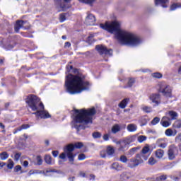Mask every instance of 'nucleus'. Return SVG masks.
<instances>
[{"mask_svg": "<svg viewBox=\"0 0 181 181\" xmlns=\"http://www.w3.org/2000/svg\"><path fill=\"white\" fill-rule=\"evenodd\" d=\"M100 28L109 33H115L116 39L123 45L136 46L141 43V39L135 34L121 30V25L117 21H112L111 23L107 21L105 24L100 23Z\"/></svg>", "mask_w": 181, "mask_h": 181, "instance_id": "f257e3e1", "label": "nucleus"}, {"mask_svg": "<svg viewBox=\"0 0 181 181\" xmlns=\"http://www.w3.org/2000/svg\"><path fill=\"white\" fill-rule=\"evenodd\" d=\"M74 73L77 74L75 75L69 74L65 78L66 91L72 95L80 94V93H83L85 90H88L90 86H91L88 81H86V75L81 72H78V69H75Z\"/></svg>", "mask_w": 181, "mask_h": 181, "instance_id": "f03ea898", "label": "nucleus"}, {"mask_svg": "<svg viewBox=\"0 0 181 181\" xmlns=\"http://www.w3.org/2000/svg\"><path fill=\"white\" fill-rule=\"evenodd\" d=\"M74 117L73 118L75 124H93V117L97 114L95 107L89 109H76L74 110Z\"/></svg>", "mask_w": 181, "mask_h": 181, "instance_id": "7ed1b4c3", "label": "nucleus"}, {"mask_svg": "<svg viewBox=\"0 0 181 181\" xmlns=\"http://www.w3.org/2000/svg\"><path fill=\"white\" fill-rule=\"evenodd\" d=\"M26 104L32 111H37V110H45V105L37 95L30 94L25 100Z\"/></svg>", "mask_w": 181, "mask_h": 181, "instance_id": "20e7f679", "label": "nucleus"}, {"mask_svg": "<svg viewBox=\"0 0 181 181\" xmlns=\"http://www.w3.org/2000/svg\"><path fill=\"white\" fill-rule=\"evenodd\" d=\"M158 93H160L163 97L166 98H172L173 95L172 94V87L166 83H160L158 85Z\"/></svg>", "mask_w": 181, "mask_h": 181, "instance_id": "39448f33", "label": "nucleus"}, {"mask_svg": "<svg viewBox=\"0 0 181 181\" xmlns=\"http://www.w3.org/2000/svg\"><path fill=\"white\" fill-rule=\"evenodd\" d=\"M136 138V137H135V136H132L125 140H123L122 142H120L118 151L120 152H125V151H128L129 148V145H131L132 142H135Z\"/></svg>", "mask_w": 181, "mask_h": 181, "instance_id": "423d86ee", "label": "nucleus"}, {"mask_svg": "<svg viewBox=\"0 0 181 181\" xmlns=\"http://www.w3.org/2000/svg\"><path fill=\"white\" fill-rule=\"evenodd\" d=\"M74 149V144H68L64 148V151L65 152V153H66L69 161L71 163V165L74 164V158H76V154L73 153Z\"/></svg>", "mask_w": 181, "mask_h": 181, "instance_id": "0eeeda50", "label": "nucleus"}, {"mask_svg": "<svg viewBox=\"0 0 181 181\" xmlns=\"http://www.w3.org/2000/svg\"><path fill=\"white\" fill-rule=\"evenodd\" d=\"M36 112H33L34 115H35L36 118H40L41 119H47L49 118H52V115L49 112L44 109H38L35 110Z\"/></svg>", "mask_w": 181, "mask_h": 181, "instance_id": "6e6552de", "label": "nucleus"}, {"mask_svg": "<svg viewBox=\"0 0 181 181\" xmlns=\"http://www.w3.org/2000/svg\"><path fill=\"white\" fill-rule=\"evenodd\" d=\"M96 50L101 55L103 54H109V56H112V49H107V47L104 45H98L95 46Z\"/></svg>", "mask_w": 181, "mask_h": 181, "instance_id": "1a4fd4ad", "label": "nucleus"}, {"mask_svg": "<svg viewBox=\"0 0 181 181\" xmlns=\"http://www.w3.org/2000/svg\"><path fill=\"white\" fill-rule=\"evenodd\" d=\"M149 100L154 104L153 107H158L162 103L160 95L159 93H152L149 96Z\"/></svg>", "mask_w": 181, "mask_h": 181, "instance_id": "9d476101", "label": "nucleus"}, {"mask_svg": "<svg viewBox=\"0 0 181 181\" xmlns=\"http://www.w3.org/2000/svg\"><path fill=\"white\" fill-rule=\"evenodd\" d=\"M149 151H151V148H149L148 146H144L140 154H136V158L137 159H141V156H142V158H144V160H146L148 159V157L149 156V155H151V153H149Z\"/></svg>", "mask_w": 181, "mask_h": 181, "instance_id": "9b49d317", "label": "nucleus"}, {"mask_svg": "<svg viewBox=\"0 0 181 181\" xmlns=\"http://www.w3.org/2000/svg\"><path fill=\"white\" fill-rule=\"evenodd\" d=\"M175 153H177V147L175 146H170L168 151V159L173 160L176 158Z\"/></svg>", "mask_w": 181, "mask_h": 181, "instance_id": "f8f14e48", "label": "nucleus"}, {"mask_svg": "<svg viewBox=\"0 0 181 181\" xmlns=\"http://www.w3.org/2000/svg\"><path fill=\"white\" fill-rule=\"evenodd\" d=\"M65 4H62V0H54L55 4L59 5L62 9H70L71 8V4H70L72 0H63Z\"/></svg>", "mask_w": 181, "mask_h": 181, "instance_id": "ddd939ff", "label": "nucleus"}, {"mask_svg": "<svg viewBox=\"0 0 181 181\" xmlns=\"http://www.w3.org/2000/svg\"><path fill=\"white\" fill-rule=\"evenodd\" d=\"M95 22H96L95 16L91 13L88 14L85 20V23L88 26H94V25H95Z\"/></svg>", "mask_w": 181, "mask_h": 181, "instance_id": "4468645a", "label": "nucleus"}, {"mask_svg": "<svg viewBox=\"0 0 181 181\" xmlns=\"http://www.w3.org/2000/svg\"><path fill=\"white\" fill-rule=\"evenodd\" d=\"M142 162V160L141 159H136V158H131L129 160V163L127 164L128 168H130L131 169H133V168H136L139 163Z\"/></svg>", "mask_w": 181, "mask_h": 181, "instance_id": "2eb2a0df", "label": "nucleus"}, {"mask_svg": "<svg viewBox=\"0 0 181 181\" xmlns=\"http://www.w3.org/2000/svg\"><path fill=\"white\" fill-rule=\"evenodd\" d=\"M25 23H26L25 21H23V20L16 21V24L14 25V30L16 33H19V30H21V29L23 28V25H25Z\"/></svg>", "mask_w": 181, "mask_h": 181, "instance_id": "dca6fc26", "label": "nucleus"}, {"mask_svg": "<svg viewBox=\"0 0 181 181\" xmlns=\"http://www.w3.org/2000/svg\"><path fill=\"white\" fill-rule=\"evenodd\" d=\"M169 121H170V118H169L168 117L164 116L163 117L160 121V124L163 127H164V128H168V127H170V122Z\"/></svg>", "mask_w": 181, "mask_h": 181, "instance_id": "f3484780", "label": "nucleus"}, {"mask_svg": "<svg viewBox=\"0 0 181 181\" xmlns=\"http://www.w3.org/2000/svg\"><path fill=\"white\" fill-rule=\"evenodd\" d=\"M15 46H16V42L11 40L4 45V49L6 50H12Z\"/></svg>", "mask_w": 181, "mask_h": 181, "instance_id": "a211bd4d", "label": "nucleus"}, {"mask_svg": "<svg viewBox=\"0 0 181 181\" xmlns=\"http://www.w3.org/2000/svg\"><path fill=\"white\" fill-rule=\"evenodd\" d=\"M128 103H129V98H126L123 99L119 103V108H122V110H124L128 105Z\"/></svg>", "mask_w": 181, "mask_h": 181, "instance_id": "6ab92c4d", "label": "nucleus"}, {"mask_svg": "<svg viewBox=\"0 0 181 181\" xmlns=\"http://www.w3.org/2000/svg\"><path fill=\"white\" fill-rule=\"evenodd\" d=\"M28 128H30V124H22L21 127L14 129L13 134H18V132H21L23 129H28Z\"/></svg>", "mask_w": 181, "mask_h": 181, "instance_id": "aec40b11", "label": "nucleus"}, {"mask_svg": "<svg viewBox=\"0 0 181 181\" xmlns=\"http://www.w3.org/2000/svg\"><path fill=\"white\" fill-rule=\"evenodd\" d=\"M155 4L156 5L160 4L163 8H168L166 4H169V0H155Z\"/></svg>", "mask_w": 181, "mask_h": 181, "instance_id": "412c9836", "label": "nucleus"}, {"mask_svg": "<svg viewBox=\"0 0 181 181\" xmlns=\"http://www.w3.org/2000/svg\"><path fill=\"white\" fill-rule=\"evenodd\" d=\"M106 153L109 156H114L115 155V149L114 147L109 146L107 147Z\"/></svg>", "mask_w": 181, "mask_h": 181, "instance_id": "4be33fe9", "label": "nucleus"}, {"mask_svg": "<svg viewBox=\"0 0 181 181\" xmlns=\"http://www.w3.org/2000/svg\"><path fill=\"white\" fill-rule=\"evenodd\" d=\"M156 158L158 159H162L163 158V155H165V151L162 149H158L155 151Z\"/></svg>", "mask_w": 181, "mask_h": 181, "instance_id": "5701e85b", "label": "nucleus"}, {"mask_svg": "<svg viewBox=\"0 0 181 181\" xmlns=\"http://www.w3.org/2000/svg\"><path fill=\"white\" fill-rule=\"evenodd\" d=\"M127 131L129 132H135L138 129V127L135 124H129L127 125Z\"/></svg>", "mask_w": 181, "mask_h": 181, "instance_id": "b1692460", "label": "nucleus"}, {"mask_svg": "<svg viewBox=\"0 0 181 181\" xmlns=\"http://www.w3.org/2000/svg\"><path fill=\"white\" fill-rule=\"evenodd\" d=\"M139 124H141V127H144V125H146L148 124V117L147 116H143L141 117L139 120Z\"/></svg>", "mask_w": 181, "mask_h": 181, "instance_id": "393cba45", "label": "nucleus"}, {"mask_svg": "<svg viewBox=\"0 0 181 181\" xmlns=\"http://www.w3.org/2000/svg\"><path fill=\"white\" fill-rule=\"evenodd\" d=\"M177 134L176 130L173 132L172 129H167L165 132L166 136H175Z\"/></svg>", "mask_w": 181, "mask_h": 181, "instance_id": "a878e982", "label": "nucleus"}, {"mask_svg": "<svg viewBox=\"0 0 181 181\" xmlns=\"http://www.w3.org/2000/svg\"><path fill=\"white\" fill-rule=\"evenodd\" d=\"M121 131V126L118 124H115L112 127V134H117V132H119Z\"/></svg>", "mask_w": 181, "mask_h": 181, "instance_id": "bb28decb", "label": "nucleus"}, {"mask_svg": "<svg viewBox=\"0 0 181 181\" xmlns=\"http://www.w3.org/2000/svg\"><path fill=\"white\" fill-rule=\"evenodd\" d=\"M168 115L170 117V121H172L173 119H176V118H177V112H176L173 110L169 111Z\"/></svg>", "mask_w": 181, "mask_h": 181, "instance_id": "cd10ccee", "label": "nucleus"}, {"mask_svg": "<svg viewBox=\"0 0 181 181\" xmlns=\"http://www.w3.org/2000/svg\"><path fill=\"white\" fill-rule=\"evenodd\" d=\"M140 149L141 148L139 147H134L128 151V155L132 156V155H135V153H136V152H138V151H139Z\"/></svg>", "mask_w": 181, "mask_h": 181, "instance_id": "c85d7f7f", "label": "nucleus"}, {"mask_svg": "<svg viewBox=\"0 0 181 181\" xmlns=\"http://www.w3.org/2000/svg\"><path fill=\"white\" fill-rule=\"evenodd\" d=\"M179 8H181V3H174L170 6V11H176Z\"/></svg>", "mask_w": 181, "mask_h": 181, "instance_id": "c756f323", "label": "nucleus"}, {"mask_svg": "<svg viewBox=\"0 0 181 181\" xmlns=\"http://www.w3.org/2000/svg\"><path fill=\"white\" fill-rule=\"evenodd\" d=\"M9 158V154L6 151L0 153V159L1 160H6Z\"/></svg>", "mask_w": 181, "mask_h": 181, "instance_id": "7c9ffc66", "label": "nucleus"}, {"mask_svg": "<svg viewBox=\"0 0 181 181\" xmlns=\"http://www.w3.org/2000/svg\"><path fill=\"white\" fill-rule=\"evenodd\" d=\"M112 169H115V170H122V166L119 165V163H113L112 164Z\"/></svg>", "mask_w": 181, "mask_h": 181, "instance_id": "2f4dec72", "label": "nucleus"}, {"mask_svg": "<svg viewBox=\"0 0 181 181\" xmlns=\"http://www.w3.org/2000/svg\"><path fill=\"white\" fill-rule=\"evenodd\" d=\"M136 81V80L135 79V78H128V82H127V87H132V86H134L135 84V82Z\"/></svg>", "mask_w": 181, "mask_h": 181, "instance_id": "473e14b6", "label": "nucleus"}, {"mask_svg": "<svg viewBox=\"0 0 181 181\" xmlns=\"http://www.w3.org/2000/svg\"><path fill=\"white\" fill-rule=\"evenodd\" d=\"M45 163L47 164V165H52V156L49 155V154H47L45 155Z\"/></svg>", "mask_w": 181, "mask_h": 181, "instance_id": "72a5a7b5", "label": "nucleus"}, {"mask_svg": "<svg viewBox=\"0 0 181 181\" xmlns=\"http://www.w3.org/2000/svg\"><path fill=\"white\" fill-rule=\"evenodd\" d=\"M78 1L82 4H86V5H90V6H92L93 4H94L95 1V0H78Z\"/></svg>", "mask_w": 181, "mask_h": 181, "instance_id": "f704fd0d", "label": "nucleus"}, {"mask_svg": "<svg viewBox=\"0 0 181 181\" xmlns=\"http://www.w3.org/2000/svg\"><path fill=\"white\" fill-rule=\"evenodd\" d=\"M151 76L153 78H162V77H163V75L160 72H154Z\"/></svg>", "mask_w": 181, "mask_h": 181, "instance_id": "c9c22d12", "label": "nucleus"}, {"mask_svg": "<svg viewBox=\"0 0 181 181\" xmlns=\"http://www.w3.org/2000/svg\"><path fill=\"white\" fill-rule=\"evenodd\" d=\"M84 146V144H83L82 142H76L74 144V149H81Z\"/></svg>", "mask_w": 181, "mask_h": 181, "instance_id": "e433bc0d", "label": "nucleus"}, {"mask_svg": "<svg viewBox=\"0 0 181 181\" xmlns=\"http://www.w3.org/2000/svg\"><path fill=\"white\" fill-rule=\"evenodd\" d=\"M160 121V118H159L158 117H156L151 120V125H156V124H159Z\"/></svg>", "mask_w": 181, "mask_h": 181, "instance_id": "4c0bfd02", "label": "nucleus"}, {"mask_svg": "<svg viewBox=\"0 0 181 181\" xmlns=\"http://www.w3.org/2000/svg\"><path fill=\"white\" fill-rule=\"evenodd\" d=\"M156 159L153 157H151L148 160V163L151 165V166H153V165L156 164Z\"/></svg>", "mask_w": 181, "mask_h": 181, "instance_id": "58836bf2", "label": "nucleus"}, {"mask_svg": "<svg viewBox=\"0 0 181 181\" xmlns=\"http://www.w3.org/2000/svg\"><path fill=\"white\" fill-rule=\"evenodd\" d=\"M67 15L66 13H62L59 14V22L63 23L66 21V16Z\"/></svg>", "mask_w": 181, "mask_h": 181, "instance_id": "ea45409f", "label": "nucleus"}, {"mask_svg": "<svg viewBox=\"0 0 181 181\" xmlns=\"http://www.w3.org/2000/svg\"><path fill=\"white\" fill-rule=\"evenodd\" d=\"M119 160L122 162V163H127V162H128V158H127L125 155H122Z\"/></svg>", "mask_w": 181, "mask_h": 181, "instance_id": "a19ab883", "label": "nucleus"}, {"mask_svg": "<svg viewBox=\"0 0 181 181\" xmlns=\"http://www.w3.org/2000/svg\"><path fill=\"white\" fill-rule=\"evenodd\" d=\"M142 110L144 111V112L149 114V112H152V107L149 106H144L142 107Z\"/></svg>", "mask_w": 181, "mask_h": 181, "instance_id": "79ce46f5", "label": "nucleus"}, {"mask_svg": "<svg viewBox=\"0 0 181 181\" xmlns=\"http://www.w3.org/2000/svg\"><path fill=\"white\" fill-rule=\"evenodd\" d=\"M15 165V163H13V160L12 159H8V163L7 164L8 169H13V166Z\"/></svg>", "mask_w": 181, "mask_h": 181, "instance_id": "37998d69", "label": "nucleus"}, {"mask_svg": "<svg viewBox=\"0 0 181 181\" xmlns=\"http://www.w3.org/2000/svg\"><path fill=\"white\" fill-rule=\"evenodd\" d=\"M156 179V181H165L166 179H168V175H163L159 177H157Z\"/></svg>", "mask_w": 181, "mask_h": 181, "instance_id": "c03bdc74", "label": "nucleus"}, {"mask_svg": "<svg viewBox=\"0 0 181 181\" xmlns=\"http://www.w3.org/2000/svg\"><path fill=\"white\" fill-rule=\"evenodd\" d=\"M39 173H41L40 170H30L28 173V175L32 176V175H37Z\"/></svg>", "mask_w": 181, "mask_h": 181, "instance_id": "a18cd8bd", "label": "nucleus"}, {"mask_svg": "<svg viewBox=\"0 0 181 181\" xmlns=\"http://www.w3.org/2000/svg\"><path fill=\"white\" fill-rule=\"evenodd\" d=\"M36 160H37V165L38 166H40V165L43 163V159H42V156H37Z\"/></svg>", "mask_w": 181, "mask_h": 181, "instance_id": "49530a36", "label": "nucleus"}, {"mask_svg": "<svg viewBox=\"0 0 181 181\" xmlns=\"http://www.w3.org/2000/svg\"><path fill=\"white\" fill-rule=\"evenodd\" d=\"M92 136L95 139H97L98 138H101V133L98 132H93L92 134Z\"/></svg>", "mask_w": 181, "mask_h": 181, "instance_id": "de8ad7c7", "label": "nucleus"}, {"mask_svg": "<svg viewBox=\"0 0 181 181\" xmlns=\"http://www.w3.org/2000/svg\"><path fill=\"white\" fill-rule=\"evenodd\" d=\"M138 141L139 142L142 143L144 141H146V136L144 135L139 136L138 137Z\"/></svg>", "mask_w": 181, "mask_h": 181, "instance_id": "09e8293b", "label": "nucleus"}, {"mask_svg": "<svg viewBox=\"0 0 181 181\" xmlns=\"http://www.w3.org/2000/svg\"><path fill=\"white\" fill-rule=\"evenodd\" d=\"M86 159V154L81 153L78 156V160H84Z\"/></svg>", "mask_w": 181, "mask_h": 181, "instance_id": "8fccbe9b", "label": "nucleus"}, {"mask_svg": "<svg viewBox=\"0 0 181 181\" xmlns=\"http://www.w3.org/2000/svg\"><path fill=\"white\" fill-rule=\"evenodd\" d=\"M21 156H22V153H16L14 155V160H19V159L21 158Z\"/></svg>", "mask_w": 181, "mask_h": 181, "instance_id": "3c124183", "label": "nucleus"}, {"mask_svg": "<svg viewBox=\"0 0 181 181\" xmlns=\"http://www.w3.org/2000/svg\"><path fill=\"white\" fill-rule=\"evenodd\" d=\"M21 170H22V166L18 165L14 167V172H16V173H17L18 172H19Z\"/></svg>", "mask_w": 181, "mask_h": 181, "instance_id": "603ef678", "label": "nucleus"}, {"mask_svg": "<svg viewBox=\"0 0 181 181\" xmlns=\"http://www.w3.org/2000/svg\"><path fill=\"white\" fill-rule=\"evenodd\" d=\"M74 128H75L76 129H77L78 132L80 131V130L81 129V128H82V129H85L84 127H83V125H81V124H79V125L76 124V125L74 126Z\"/></svg>", "mask_w": 181, "mask_h": 181, "instance_id": "864d4df0", "label": "nucleus"}, {"mask_svg": "<svg viewBox=\"0 0 181 181\" xmlns=\"http://www.w3.org/2000/svg\"><path fill=\"white\" fill-rule=\"evenodd\" d=\"M100 156L101 158H107V151H100Z\"/></svg>", "mask_w": 181, "mask_h": 181, "instance_id": "5fc2aeb1", "label": "nucleus"}, {"mask_svg": "<svg viewBox=\"0 0 181 181\" xmlns=\"http://www.w3.org/2000/svg\"><path fill=\"white\" fill-rule=\"evenodd\" d=\"M52 153L54 158H57V156H59V151H52Z\"/></svg>", "mask_w": 181, "mask_h": 181, "instance_id": "6e6d98bb", "label": "nucleus"}, {"mask_svg": "<svg viewBox=\"0 0 181 181\" xmlns=\"http://www.w3.org/2000/svg\"><path fill=\"white\" fill-rule=\"evenodd\" d=\"M66 152H64V153H62L60 155H59V159H66Z\"/></svg>", "mask_w": 181, "mask_h": 181, "instance_id": "4d7b16f0", "label": "nucleus"}, {"mask_svg": "<svg viewBox=\"0 0 181 181\" xmlns=\"http://www.w3.org/2000/svg\"><path fill=\"white\" fill-rule=\"evenodd\" d=\"M104 141H108L110 139V134H105L103 135Z\"/></svg>", "mask_w": 181, "mask_h": 181, "instance_id": "13d9d810", "label": "nucleus"}, {"mask_svg": "<svg viewBox=\"0 0 181 181\" xmlns=\"http://www.w3.org/2000/svg\"><path fill=\"white\" fill-rule=\"evenodd\" d=\"M166 146H168V144H166V143H162L159 145V148H166Z\"/></svg>", "mask_w": 181, "mask_h": 181, "instance_id": "bf43d9fd", "label": "nucleus"}, {"mask_svg": "<svg viewBox=\"0 0 181 181\" xmlns=\"http://www.w3.org/2000/svg\"><path fill=\"white\" fill-rule=\"evenodd\" d=\"M23 165L24 168H28V166H29V161H28V160L23 161Z\"/></svg>", "mask_w": 181, "mask_h": 181, "instance_id": "052dcab7", "label": "nucleus"}, {"mask_svg": "<svg viewBox=\"0 0 181 181\" xmlns=\"http://www.w3.org/2000/svg\"><path fill=\"white\" fill-rule=\"evenodd\" d=\"M70 46H71V44L70 43V42H66L64 47H70Z\"/></svg>", "mask_w": 181, "mask_h": 181, "instance_id": "680f3d73", "label": "nucleus"}, {"mask_svg": "<svg viewBox=\"0 0 181 181\" xmlns=\"http://www.w3.org/2000/svg\"><path fill=\"white\" fill-rule=\"evenodd\" d=\"M90 180H95V175L94 174L90 175Z\"/></svg>", "mask_w": 181, "mask_h": 181, "instance_id": "e2e57ef3", "label": "nucleus"}, {"mask_svg": "<svg viewBox=\"0 0 181 181\" xmlns=\"http://www.w3.org/2000/svg\"><path fill=\"white\" fill-rule=\"evenodd\" d=\"M175 127H176V128H181V122H177V123H176Z\"/></svg>", "mask_w": 181, "mask_h": 181, "instance_id": "0e129e2a", "label": "nucleus"}, {"mask_svg": "<svg viewBox=\"0 0 181 181\" xmlns=\"http://www.w3.org/2000/svg\"><path fill=\"white\" fill-rule=\"evenodd\" d=\"M45 144L47 146H49V145H50V141H49V140H45Z\"/></svg>", "mask_w": 181, "mask_h": 181, "instance_id": "69168bd1", "label": "nucleus"}, {"mask_svg": "<svg viewBox=\"0 0 181 181\" xmlns=\"http://www.w3.org/2000/svg\"><path fill=\"white\" fill-rule=\"evenodd\" d=\"M0 166L1 168H4V166H6V163H4V162L0 163Z\"/></svg>", "mask_w": 181, "mask_h": 181, "instance_id": "338daca9", "label": "nucleus"}, {"mask_svg": "<svg viewBox=\"0 0 181 181\" xmlns=\"http://www.w3.org/2000/svg\"><path fill=\"white\" fill-rule=\"evenodd\" d=\"M178 74H181V66L178 69Z\"/></svg>", "mask_w": 181, "mask_h": 181, "instance_id": "774afa93", "label": "nucleus"}]
</instances>
